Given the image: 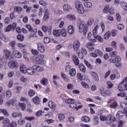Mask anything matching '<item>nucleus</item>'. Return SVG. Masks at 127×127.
<instances>
[{
    "instance_id": "nucleus-1",
    "label": "nucleus",
    "mask_w": 127,
    "mask_h": 127,
    "mask_svg": "<svg viewBox=\"0 0 127 127\" xmlns=\"http://www.w3.org/2000/svg\"><path fill=\"white\" fill-rule=\"evenodd\" d=\"M122 61V59L121 57L119 56H117L114 58H111V59H109L108 61L110 63H113L115 64L114 65L116 67H120L121 65V61Z\"/></svg>"
},
{
    "instance_id": "nucleus-2",
    "label": "nucleus",
    "mask_w": 127,
    "mask_h": 127,
    "mask_svg": "<svg viewBox=\"0 0 127 127\" xmlns=\"http://www.w3.org/2000/svg\"><path fill=\"white\" fill-rule=\"evenodd\" d=\"M88 27L85 25V21H81L79 25V32L83 34L84 36H85L88 32Z\"/></svg>"
},
{
    "instance_id": "nucleus-3",
    "label": "nucleus",
    "mask_w": 127,
    "mask_h": 127,
    "mask_svg": "<svg viewBox=\"0 0 127 127\" xmlns=\"http://www.w3.org/2000/svg\"><path fill=\"white\" fill-rule=\"evenodd\" d=\"M75 4V9H77V13L83 14L85 12V9H84V7L80 1H75L74 3Z\"/></svg>"
},
{
    "instance_id": "nucleus-4",
    "label": "nucleus",
    "mask_w": 127,
    "mask_h": 127,
    "mask_svg": "<svg viewBox=\"0 0 127 127\" xmlns=\"http://www.w3.org/2000/svg\"><path fill=\"white\" fill-rule=\"evenodd\" d=\"M13 59L14 57L12 56L11 52L7 49L3 50V56H2V59L8 61Z\"/></svg>"
},
{
    "instance_id": "nucleus-5",
    "label": "nucleus",
    "mask_w": 127,
    "mask_h": 127,
    "mask_svg": "<svg viewBox=\"0 0 127 127\" xmlns=\"http://www.w3.org/2000/svg\"><path fill=\"white\" fill-rule=\"evenodd\" d=\"M43 58H44V55H38L35 56V61H36V64L42 65H45L46 62L43 60Z\"/></svg>"
},
{
    "instance_id": "nucleus-6",
    "label": "nucleus",
    "mask_w": 127,
    "mask_h": 127,
    "mask_svg": "<svg viewBox=\"0 0 127 127\" xmlns=\"http://www.w3.org/2000/svg\"><path fill=\"white\" fill-rule=\"evenodd\" d=\"M127 87V76L119 83L118 86V90L120 92L124 91Z\"/></svg>"
},
{
    "instance_id": "nucleus-7",
    "label": "nucleus",
    "mask_w": 127,
    "mask_h": 127,
    "mask_svg": "<svg viewBox=\"0 0 127 127\" xmlns=\"http://www.w3.org/2000/svg\"><path fill=\"white\" fill-rule=\"evenodd\" d=\"M70 46L72 47V49L74 51L78 52L79 49L80 48V42L78 40L74 41L72 44Z\"/></svg>"
},
{
    "instance_id": "nucleus-8",
    "label": "nucleus",
    "mask_w": 127,
    "mask_h": 127,
    "mask_svg": "<svg viewBox=\"0 0 127 127\" xmlns=\"http://www.w3.org/2000/svg\"><path fill=\"white\" fill-rule=\"evenodd\" d=\"M17 27V24L15 23H13L12 25L9 24L8 26L6 27L5 29H4V31L5 32H9L11 31V30H14L16 29Z\"/></svg>"
},
{
    "instance_id": "nucleus-9",
    "label": "nucleus",
    "mask_w": 127,
    "mask_h": 127,
    "mask_svg": "<svg viewBox=\"0 0 127 127\" xmlns=\"http://www.w3.org/2000/svg\"><path fill=\"white\" fill-rule=\"evenodd\" d=\"M108 103L109 104L110 108L115 109L118 107V102L114 99L108 100Z\"/></svg>"
},
{
    "instance_id": "nucleus-10",
    "label": "nucleus",
    "mask_w": 127,
    "mask_h": 127,
    "mask_svg": "<svg viewBox=\"0 0 127 127\" xmlns=\"http://www.w3.org/2000/svg\"><path fill=\"white\" fill-rule=\"evenodd\" d=\"M109 8V5H106L105 7H104V10H103V11L105 13H107L108 12L110 14H114L115 13L114 11V7H111Z\"/></svg>"
},
{
    "instance_id": "nucleus-11",
    "label": "nucleus",
    "mask_w": 127,
    "mask_h": 127,
    "mask_svg": "<svg viewBox=\"0 0 127 127\" xmlns=\"http://www.w3.org/2000/svg\"><path fill=\"white\" fill-rule=\"evenodd\" d=\"M116 118L112 115H109L107 116V119L106 120V124L110 125L112 123L116 122Z\"/></svg>"
},
{
    "instance_id": "nucleus-12",
    "label": "nucleus",
    "mask_w": 127,
    "mask_h": 127,
    "mask_svg": "<svg viewBox=\"0 0 127 127\" xmlns=\"http://www.w3.org/2000/svg\"><path fill=\"white\" fill-rule=\"evenodd\" d=\"M18 66L19 64L15 60H13L12 62H9V63H8V67L9 68L13 69L15 68H18Z\"/></svg>"
},
{
    "instance_id": "nucleus-13",
    "label": "nucleus",
    "mask_w": 127,
    "mask_h": 127,
    "mask_svg": "<svg viewBox=\"0 0 127 127\" xmlns=\"http://www.w3.org/2000/svg\"><path fill=\"white\" fill-rule=\"evenodd\" d=\"M42 30H43V31L46 33H48V35H51L52 33V26L48 27L47 26H42Z\"/></svg>"
},
{
    "instance_id": "nucleus-14",
    "label": "nucleus",
    "mask_w": 127,
    "mask_h": 127,
    "mask_svg": "<svg viewBox=\"0 0 127 127\" xmlns=\"http://www.w3.org/2000/svg\"><path fill=\"white\" fill-rule=\"evenodd\" d=\"M69 107L71 108L72 110H78V109H81L83 108V106L79 105L78 106H77L76 102L73 103H71L69 104Z\"/></svg>"
},
{
    "instance_id": "nucleus-15",
    "label": "nucleus",
    "mask_w": 127,
    "mask_h": 127,
    "mask_svg": "<svg viewBox=\"0 0 127 127\" xmlns=\"http://www.w3.org/2000/svg\"><path fill=\"white\" fill-rule=\"evenodd\" d=\"M71 60L72 62L74 63V64L75 66H78L79 64H80V62L79 61L78 57L75 55H72L71 57Z\"/></svg>"
},
{
    "instance_id": "nucleus-16",
    "label": "nucleus",
    "mask_w": 127,
    "mask_h": 127,
    "mask_svg": "<svg viewBox=\"0 0 127 127\" xmlns=\"http://www.w3.org/2000/svg\"><path fill=\"white\" fill-rule=\"evenodd\" d=\"M94 45H95L94 43L89 42L88 43H87V44H86V47H87V48L88 49L89 51L92 52L94 50H95V47H94Z\"/></svg>"
},
{
    "instance_id": "nucleus-17",
    "label": "nucleus",
    "mask_w": 127,
    "mask_h": 127,
    "mask_svg": "<svg viewBox=\"0 0 127 127\" xmlns=\"http://www.w3.org/2000/svg\"><path fill=\"white\" fill-rule=\"evenodd\" d=\"M100 93L104 97L111 95L110 90H106V91H105L104 88H101Z\"/></svg>"
},
{
    "instance_id": "nucleus-18",
    "label": "nucleus",
    "mask_w": 127,
    "mask_h": 127,
    "mask_svg": "<svg viewBox=\"0 0 127 127\" xmlns=\"http://www.w3.org/2000/svg\"><path fill=\"white\" fill-rule=\"evenodd\" d=\"M13 56H14L16 58L20 59L22 58V54L20 52L17 50H14L12 51Z\"/></svg>"
},
{
    "instance_id": "nucleus-19",
    "label": "nucleus",
    "mask_w": 127,
    "mask_h": 127,
    "mask_svg": "<svg viewBox=\"0 0 127 127\" xmlns=\"http://www.w3.org/2000/svg\"><path fill=\"white\" fill-rule=\"evenodd\" d=\"M33 102L35 104V105H39L41 104V100L39 96H35L32 99Z\"/></svg>"
},
{
    "instance_id": "nucleus-20",
    "label": "nucleus",
    "mask_w": 127,
    "mask_h": 127,
    "mask_svg": "<svg viewBox=\"0 0 127 127\" xmlns=\"http://www.w3.org/2000/svg\"><path fill=\"white\" fill-rule=\"evenodd\" d=\"M67 32L69 35H73L74 33V27L73 25H69L67 29Z\"/></svg>"
},
{
    "instance_id": "nucleus-21",
    "label": "nucleus",
    "mask_w": 127,
    "mask_h": 127,
    "mask_svg": "<svg viewBox=\"0 0 127 127\" xmlns=\"http://www.w3.org/2000/svg\"><path fill=\"white\" fill-rule=\"evenodd\" d=\"M37 46L38 47V50L41 53H43L45 52V47L41 43H38L37 44Z\"/></svg>"
},
{
    "instance_id": "nucleus-22",
    "label": "nucleus",
    "mask_w": 127,
    "mask_h": 127,
    "mask_svg": "<svg viewBox=\"0 0 127 127\" xmlns=\"http://www.w3.org/2000/svg\"><path fill=\"white\" fill-rule=\"evenodd\" d=\"M0 39L5 43H7L9 41L8 37L5 36L3 34H0Z\"/></svg>"
},
{
    "instance_id": "nucleus-23",
    "label": "nucleus",
    "mask_w": 127,
    "mask_h": 127,
    "mask_svg": "<svg viewBox=\"0 0 127 127\" xmlns=\"http://www.w3.org/2000/svg\"><path fill=\"white\" fill-rule=\"evenodd\" d=\"M91 74H92V76L93 77L94 80H95L96 82H99L100 79L99 78L98 74H97V73L94 71H92L91 72Z\"/></svg>"
},
{
    "instance_id": "nucleus-24",
    "label": "nucleus",
    "mask_w": 127,
    "mask_h": 127,
    "mask_svg": "<svg viewBox=\"0 0 127 127\" xmlns=\"http://www.w3.org/2000/svg\"><path fill=\"white\" fill-rule=\"evenodd\" d=\"M67 19L71 21H75L76 20V16L73 14H68L66 16Z\"/></svg>"
},
{
    "instance_id": "nucleus-25",
    "label": "nucleus",
    "mask_w": 127,
    "mask_h": 127,
    "mask_svg": "<svg viewBox=\"0 0 127 127\" xmlns=\"http://www.w3.org/2000/svg\"><path fill=\"white\" fill-rule=\"evenodd\" d=\"M63 9L65 12H68L72 10V7L70 5L65 4L63 6Z\"/></svg>"
},
{
    "instance_id": "nucleus-26",
    "label": "nucleus",
    "mask_w": 127,
    "mask_h": 127,
    "mask_svg": "<svg viewBox=\"0 0 127 127\" xmlns=\"http://www.w3.org/2000/svg\"><path fill=\"white\" fill-rule=\"evenodd\" d=\"M10 120L8 119H5V120L2 121V124L3 125L4 127H8L9 125H10Z\"/></svg>"
},
{
    "instance_id": "nucleus-27",
    "label": "nucleus",
    "mask_w": 127,
    "mask_h": 127,
    "mask_svg": "<svg viewBox=\"0 0 127 127\" xmlns=\"http://www.w3.org/2000/svg\"><path fill=\"white\" fill-rule=\"evenodd\" d=\"M19 68L21 73H23L24 74L26 73V71L28 69V68H27V67L23 64L20 65Z\"/></svg>"
},
{
    "instance_id": "nucleus-28",
    "label": "nucleus",
    "mask_w": 127,
    "mask_h": 127,
    "mask_svg": "<svg viewBox=\"0 0 127 127\" xmlns=\"http://www.w3.org/2000/svg\"><path fill=\"white\" fill-rule=\"evenodd\" d=\"M78 68L80 69V70L83 73H85L86 71V68L85 67V65L82 63L80 64V65H79Z\"/></svg>"
},
{
    "instance_id": "nucleus-29",
    "label": "nucleus",
    "mask_w": 127,
    "mask_h": 127,
    "mask_svg": "<svg viewBox=\"0 0 127 127\" xmlns=\"http://www.w3.org/2000/svg\"><path fill=\"white\" fill-rule=\"evenodd\" d=\"M26 73H27L30 75L35 74V71L32 69V67H29V68H27V70H26Z\"/></svg>"
},
{
    "instance_id": "nucleus-30",
    "label": "nucleus",
    "mask_w": 127,
    "mask_h": 127,
    "mask_svg": "<svg viewBox=\"0 0 127 127\" xmlns=\"http://www.w3.org/2000/svg\"><path fill=\"white\" fill-rule=\"evenodd\" d=\"M124 116V113L122 111H119L117 113V114H116V118H117L118 119H121L123 118Z\"/></svg>"
},
{
    "instance_id": "nucleus-31",
    "label": "nucleus",
    "mask_w": 127,
    "mask_h": 127,
    "mask_svg": "<svg viewBox=\"0 0 127 127\" xmlns=\"http://www.w3.org/2000/svg\"><path fill=\"white\" fill-rule=\"evenodd\" d=\"M61 76L62 77V79L64 80L66 82H69L70 79L67 77L66 75L63 72L61 73Z\"/></svg>"
},
{
    "instance_id": "nucleus-32",
    "label": "nucleus",
    "mask_w": 127,
    "mask_h": 127,
    "mask_svg": "<svg viewBox=\"0 0 127 127\" xmlns=\"http://www.w3.org/2000/svg\"><path fill=\"white\" fill-rule=\"evenodd\" d=\"M49 18V12H48V9H46V11L44 13V16H43V20L46 21Z\"/></svg>"
},
{
    "instance_id": "nucleus-33",
    "label": "nucleus",
    "mask_w": 127,
    "mask_h": 127,
    "mask_svg": "<svg viewBox=\"0 0 127 127\" xmlns=\"http://www.w3.org/2000/svg\"><path fill=\"white\" fill-rule=\"evenodd\" d=\"M111 31H107L105 33V34L104 35V40H108L111 36Z\"/></svg>"
},
{
    "instance_id": "nucleus-34",
    "label": "nucleus",
    "mask_w": 127,
    "mask_h": 127,
    "mask_svg": "<svg viewBox=\"0 0 127 127\" xmlns=\"http://www.w3.org/2000/svg\"><path fill=\"white\" fill-rule=\"evenodd\" d=\"M65 104H70L76 103V101L73 99L69 98L65 99Z\"/></svg>"
},
{
    "instance_id": "nucleus-35",
    "label": "nucleus",
    "mask_w": 127,
    "mask_h": 127,
    "mask_svg": "<svg viewBox=\"0 0 127 127\" xmlns=\"http://www.w3.org/2000/svg\"><path fill=\"white\" fill-rule=\"evenodd\" d=\"M41 84L44 85V86H47L48 84V78H43V79L41 80Z\"/></svg>"
},
{
    "instance_id": "nucleus-36",
    "label": "nucleus",
    "mask_w": 127,
    "mask_h": 127,
    "mask_svg": "<svg viewBox=\"0 0 127 127\" xmlns=\"http://www.w3.org/2000/svg\"><path fill=\"white\" fill-rule=\"evenodd\" d=\"M76 69H75L74 68H72L70 69V70H69V75L70 76L73 77L75 75H76Z\"/></svg>"
},
{
    "instance_id": "nucleus-37",
    "label": "nucleus",
    "mask_w": 127,
    "mask_h": 127,
    "mask_svg": "<svg viewBox=\"0 0 127 127\" xmlns=\"http://www.w3.org/2000/svg\"><path fill=\"white\" fill-rule=\"evenodd\" d=\"M16 42L15 41H12L11 42H9V46L11 47V49L12 50H15L16 48Z\"/></svg>"
},
{
    "instance_id": "nucleus-38",
    "label": "nucleus",
    "mask_w": 127,
    "mask_h": 127,
    "mask_svg": "<svg viewBox=\"0 0 127 127\" xmlns=\"http://www.w3.org/2000/svg\"><path fill=\"white\" fill-rule=\"evenodd\" d=\"M90 121V118L87 116H83L81 118V121L84 123H88Z\"/></svg>"
},
{
    "instance_id": "nucleus-39",
    "label": "nucleus",
    "mask_w": 127,
    "mask_h": 127,
    "mask_svg": "<svg viewBox=\"0 0 127 127\" xmlns=\"http://www.w3.org/2000/svg\"><path fill=\"white\" fill-rule=\"evenodd\" d=\"M61 32V30L60 29L54 30L53 33L54 36L56 37H59L60 35Z\"/></svg>"
},
{
    "instance_id": "nucleus-40",
    "label": "nucleus",
    "mask_w": 127,
    "mask_h": 127,
    "mask_svg": "<svg viewBox=\"0 0 127 127\" xmlns=\"http://www.w3.org/2000/svg\"><path fill=\"white\" fill-rule=\"evenodd\" d=\"M60 34L62 36V37H66L67 36V33L66 30H65L64 29H61Z\"/></svg>"
},
{
    "instance_id": "nucleus-41",
    "label": "nucleus",
    "mask_w": 127,
    "mask_h": 127,
    "mask_svg": "<svg viewBox=\"0 0 127 127\" xmlns=\"http://www.w3.org/2000/svg\"><path fill=\"white\" fill-rule=\"evenodd\" d=\"M17 39L18 40V41H19L21 42H22L24 40V36H23V35H22V34L17 35Z\"/></svg>"
},
{
    "instance_id": "nucleus-42",
    "label": "nucleus",
    "mask_w": 127,
    "mask_h": 127,
    "mask_svg": "<svg viewBox=\"0 0 127 127\" xmlns=\"http://www.w3.org/2000/svg\"><path fill=\"white\" fill-rule=\"evenodd\" d=\"M84 63L89 69H92L93 68L92 65L86 60H84Z\"/></svg>"
},
{
    "instance_id": "nucleus-43",
    "label": "nucleus",
    "mask_w": 127,
    "mask_h": 127,
    "mask_svg": "<svg viewBox=\"0 0 127 127\" xmlns=\"http://www.w3.org/2000/svg\"><path fill=\"white\" fill-rule=\"evenodd\" d=\"M49 108L54 109L56 107V104H55L53 101H50L48 103Z\"/></svg>"
},
{
    "instance_id": "nucleus-44",
    "label": "nucleus",
    "mask_w": 127,
    "mask_h": 127,
    "mask_svg": "<svg viewBox=\"0 0 127 127\" xmlns=\"http://www.w3.org/2000/svg\"><path fill=\"white\" fill-rule=\"evenodd\" d=\"M99 29V25H96L95 27H94L93 31L92 32V33L93 34L94 36H96L97 34V33L98 32V30Z\"/></svg>"
},
{
    "instance_id": "nucleus-45",
    "label": "nucleus",
    "mask_w": 127,
    "mask_h": 127,
    "mask_svg": "<svg viewBox=\"0 0 127 127\" xmlns=\"http://www.w3.org/2000/svg\"><path fill=\"white\" fill-rule=\"evenodd\" d=\"M0 112L2 113V114H3V115L5 116V117L9 116V113H7V110L6 109H0Z\"/></svg>"
},
{
    "instance_id": "nucleus-46",
    "label": "nucleus",
    "mask_w": 127,
    "mask_h": 127,
    "mask_svg": "<svg viewBox=\"0 0 127 127\" xmlns=\"http://www.w3.org/2000/svg\"><path fill=\"white\" fill-rule=\"evenodd\" d=\"M29 31L32 34L30 35V38L34 37V35L37 33V29H31V31Z\"/></svg>"
},
{
    "instance_id": "nucleus-47",
    "label": "nucleus",
    "mask_w": 127,
    "mask_h": 127,
    "mask_svg": "<svg viewBox=\"0 0 127 127\" xmlns=\"http://www.w3.org/2000/svg\"><path fill=\"white\" fill-rule=\"evenodd\" d=\"M94 53L97 54V55L100 57H102L104 55L103 52L99 49H96L95 51H94Z\"/></svg>"
},
{
    "instance_id": "nucleus-48",
    "label": "nucleus",
    "mask_w": 127,
    "mask_h": 127,
    "mask_svg": "<svg viewBox=\"0 0 127 127\" xmlns=\"http://www.w3.org/2000/svg\"><path fill=\"white\" fill-rule=\"evenodd\" d=\"M94 38L96 39H97L99 42L102 43L104 42V39H103L102 36L100 35L95 36Z\"/></svg>"
},
{
    "instance_id": "nucleus-49",
    "label": "nucleus",
    "mask_w": 127,
    "mask_h": 127,
    "mask_svg": "<svg viewBox=\"0 0 127 127\" xmlns=\"http://www.w3.org/2000/svg\"><path fill=\"white\" fill-rule=\"evenodd\" d=\"M120 107L124 110L127 109V102H123L120 103Z\"/></svg>"
},
{
    "instance_id": "nucleus-50",
    "label": "nucleus",
    "mask_w": 127,
    "mask_h": 127,
    "mask_svg": "<svg viewBox=\"0 0 127 127\" xmlns=\"http://www.w3.org/2000/svg\"><path fill=\"white\" fill-rule=\"evenodd\" d=\"M12 96V92L10 90H7L6 91V98H7V99H9L10 97H11Z\"/></svg>"
},
{
    "instance_id": "nucleus-51",
    "label": "nucleus",
    "mask_w": 127,
    "mask_h": 127,
    "mask_svg": "<svg viewBox=\"0 0 127 127\" xmlns=\"http://www.w3.org/2000/svg\"><path fill=\"white\" fill-rule=\"evenodd\" d=\"M8 101H10L11 105H12L13 107H15L16 105H17V100L15 99L9 100Z\"/></svg>"
},
{
    "instance_id": "nucleus-52",
    "label": "nucleus",
    "mask_w": 127,
    "mask_h": 127,
    "mask_svg": "<svg viewBox=\"0 0 127 127\" xmlns=\"http://www.w3.org/2000/svg\"><path fill=\"white\" fill-rule=\"evenodd\" d=\"M84 7L87 8H90L92 6V4L90 2H85L84 3Z\"/></svg>"
},
{
    "instance_id": "nucleus-53",
    "label": "nucleus",
    "mask_w": 127,
    "mask_h": 127,
    "mask_svg": "<svg viewBox=\"0 0 127 127\" xmlns=\"http://www.w3.org/2000/svg\"><path fill=\"white\" fill-rule=\"evenodd\" d=\"M35 95V91L33 89H29V96L32 97Z\"/></svg>"
},
{
    "instance_id": "nucleus-54",
    "label": "nucleus",
    "mask_w": 127,
    "mask_h": 127,
    "mask_svg": "<svg viewBox=\"0 0 127 127\" xmlns=\"http://www.w3.org/2000/svg\"><path fill=\"white\" fill-rule=\"evenodd\" d=\"M58 119L60 121H64L65 119L64 115L62 113L59 114Z\"/></svg>"
},
{
    "instance_id": "nucleus-55",
    "label": "nucleus",
    "mask_w": 127,
    "mask_h": 127,
    "mask_svg": "<svg viewBox=\"0 0 127 127\" xmlns=\"http://www.w3.org/2000/svg\"><path fill=\"white\" fill-rule=\"evenodd\" d=\"M43 113H45V111H42V110H39L38 111V112H37L36 113V117L37 118L41 116V115H42Z\"/></svg>"
},
{
    "instance_id": "nucleus-56",
    "label": "nucleus",
    "mask_w": 127,
    "mask_h": 127,
    "mask_svg": "<svg viewBox=\"0 0 127 127\" xmlns=\"http://www.w3.org/2000/svg\"><path fill=\"white\" fill-rule=\"evenodd\" d=\"M24 119L25 120L30 122L35 120V117H25Z\"/></svg>"
},
{
    "instance_id": "nucleus-57",
    "label": "nucleus",
    "mask_w": 127,
    "mask_h": 127,
    "mask_svg": "<svg viewBox=\"0 0 127 127\" xmlns=\"http://www.w3.org/2000/svg\"><path fill=\"white\" fill-rule=\"evenodd\" d=\"M19 106L21 107V110L25 111L26 110V105L24 103H20L19 104Z\"/></svg>"
},
{
    "instance_id": "nucleus-58",
    "label": "nucleus",
    "mask_w": 127,
    "mask_h": 127,
    "mask_svg": "<svg viewBox=\"0 0 127 127\" xmlns=\"http://www.w3.org/2000/svg\"><path fill=\"white\" fill-rule=\"evenodd\" d=\"M107 84L108 89H111L114 87V84H113L111 81H107Z\"/></svg>"
},
{
    "instance_id": "nucleus-59",
    "label": "nucleus",
    "mask_w": 127,
    "mask_h": 127,
    "mask_svg": "<svg viewBox=\"0 0 127 127\" xmlns=\"http://www.w3.org/2000/svg\"><path fill=\"white\" fill-rule=\"evenodd\" d=\"M22 10V8L21 7L16 6L14 8V11L15 12H21Z\"/></svg>"
},
{
    "instance_id": "nucleus-60",
    "label": "nucleus",
    "mask_w": 127,
    "mask_h": 127,
    "mask_svg": "<svg viewBox=\"0 0 127 127\" xmlns=\"http://www.w3.org/2000/svg\"><path fill=\"white\" fill-rule=\"evenodd\" d=\"M93 121H94V124H95L96 125H98V124H99L98 117H97V116H94L93 117Z\"/></svg>"
},
{
    "instance_id": "nucleus-61",
    "label": "nucleus",
    "mask_w": 127,
    "mask_h": 127,
    "mask_svg": "<svg viewBox=\"0 0 127 127\" xmlns=\"http://www.w3.org/2000/svg\"><path fill=\"white\" fill-rule=\"evenodd\" d=\"M94 23V19L92 18H91L88 20V21L87 22V25L89 26H91L92 24Z\"/></svg>"
},
{
    "instance_id": "nucleus-62",
    "label": "nucleus",
    "mask_w": 127,
    "mask_h": 127,
    "mask_svg": "<svg viewBox=\"0 0 127 127\" xmlns=\"http://www.w3.org/2000/svg\"><path fill=\"white\" fill-rule=\"evenodd\" d=\"M107 116L106 117L105 116L101 115L99 117V119H100V121L101 122H104L105 121H107Z\"/></svg>"
},
{
    "instance_id": "nucleus-63",
    "label": "nucleus",
    "mask_w": 127,
    "mask_h": 127,
    "mask_svg": "<svg viewBox=\"0 0 127 127\" xmlns=\"http://www.w3.org/2000/svg\"><path fill=\"white\" fill-rule=\"evenodd\" d=\"M17 127V122H12L10 123L9 125L7 127Z\"/></svg>"
},
{
    "instance_id": "nucleus-64",
    "label": "nucleus",
    "mask_w": 127,
    "mask_h": 127,
    "mask_svg": "<svg viewBox=\"0 0 127 127\" xmlns=\"http://www.w3.org/2000/svg\"><path fill=\"white\" fill-rule=\"evenodd\" d=\"M124 124H125V122H124V120H120V122L118 123V127H124Z\"/></svg>"
}]
</instances>
